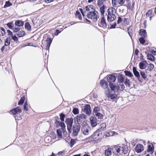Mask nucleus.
Here are the masks:
<instances>
[{"label":"nucleus","instance_id":"60","mask_svg":"<svg viewBox=\"0 0 156 156\" xmlns=\"http://www.w3.org/2000/svg\"><path fill=\"white\" fill-rule=\"evenodd\" d=\"M61 32V31L59 30H56L54 34L55 36H57Z\"/></svg>","mask_w":156,"mask_h":156},{"label":"nucleus","instance_id":"48","mask_svg":"<svg viewBox=\"0 0 156 156\" xmlns=\"http://www.w3.org/2000/svg\"><path fill=\"white\" fill-rule=\"evenodd\" d=\"M152 145L153 146V145L152 144ZM147 147V151L148 152L152 151L154 148L153 146H152V147H151L150 145H148Z\"/></svg>","mask_w":156,"mask_h":156},{"label":"nucleus","instance_id":"46","mask_svg":"<svg viewBox=\"0 0 156 156\" xmlns=\"http://www.w3.org/2000/svg\"><path fill=\"white\" fill-rule=\"evenodd\" d=\"M117 2L118 3V0H112V4L113 6H117Z\"/></svg>","mask_w":156,"mask_h":156},{"label":"nucleus","instance_id":"38","mask_svg":"<svg viewBox=\"0 0 156 156\" xmlns=\"http://www.w3.org/2000/svg\"><path fill=\"white\" fill-rule=\"evenodd\" d=\"M76 18L79 19V20L82 19V17L80 12L78 10H77L76 12Z\"/></svg>","mask_w":156,"mask_h":156},{"label":"nucleus","instance_id":"63","mask_svg":"<svg viewBox=\"0 0 156 156\" xmlns=\"http://www.w3.org/2000/svg\"><path fill=\"white\" fill-rule=\"evenodd\" d=\"M60 126L62 128H65V123L64 122H60Z\"/></svg>","mask_w":156,"mask_h":156},{"label":"nucleus","instance_id":"4","mask_svg":"<svg viewBox=\"0 0 156 156\" xmlns=\"http://www.w3.org/2000/svg\"><path fill=\"white\" fill-rule=\"evenodd\" d=\"M96 143H98L101 140L102 137V132L101 130H98L92 135Z\"/></svg>","mask_w":156,"mask_h":156},{"label":"nucleus","instance_id":"36","mask_svg":"<svg viewBox=\"0 0 156 156\" xmlns=\"http://www.w3.org/2000/svg\"><path fill=\"white\" fill-rule=\"evenodd\" d=\"M94 114V115L98 117V119H102L103 118V115L99 112L96 113Z\"/></svg>","mask_w":156,"mask_h":156},{"label":"nucleus","instance_id":"30","mask_svg":"<svg viewBox=\"0 0 156 156\" xmlns=\"http://www.w3.org/2000/svg\"><path fill=\"white\" fill-rule=\"evenodd\" d=\"M147 57L148 59L151 61H154L155 59V57L152 54H148L147 55Z\"/></svg>","mask_w":156,"mask_h":156},{"label":"nucleus","instance_id":"12","mask_svg":"<svg viewBox=\"0 0 156 156\" xmlns=\"http://www.w3.org/2000/svg\"><path fill=\"white\" fill-rule=\"evenodd\" d=\"M106 9V6L105 5H103L102 6H101L100 8V12H101V20H105V16H106V14L105 16V10Z\"/></svg>","mask_w":156,"mask_h":156},{"label":"nucleus","instance_id":"15","mask_svg":"<svg viewBox=\"0 0 156 156\" xmlns=\"http://www.w3.org/2000/svg\"><path fill=\"white\" fill-rule=\"evenodd\" d=\"M90 125L92 127H94L97 125V122L96 118L91 116L90 118Z\"/></svg>","mask_w":156,"mask_h":156},{"label":"nucleus","instance_id":"58","mask_svg":"<svg viewBox=\"0 0 156 156\" xmlns=\"http://www.w3.org/2000/svg\"><path fill=\"white\" fill-rule=\"evenodd\" d=\"M20 30V28H19L18 27H16L15 28L12 29V30L13 32H17L19 31Z\"/></svg>","mask_w":156,"mask_h":156},{"label":"nucleus","instance_id":"25","mask_svg":"<svg viewBox=\"0 0 156 156\" xmlns=\"http://www.w3.org/2000/svg\"><path fill=\"white\" fill-rule=\"evenodd\" d=\"M147 62L143 61L140 62L139 64V67L141 69H144L145 68V65L146 63Z\"/></svg>","mask_w":156,"mask_h":156},{"label":"nucleus","instance_id":"23","mask_svg":"<svg viewBox=\"0 0 156 156\" xmlns=\"http://www.w3.org/2000/svg\"><path fill=\"white\" fill-rule=\"evenodd\" d=\"M15 24L16 26L20 27L23 25L24 22L20 20H17L15 22Z\"/></svg>","mask_w":156,"mask_h":156},{"label":"nucleus","instance_id":"8","mask_svg":"<svg viewBox=\"0 0 156 156\" xmlns=\"http://www.w3.org/2000/svg\"><path fill=\"white\" fill-rule=\"evenodd\" d=\"M80 126L77 124L73 125V136H76L78 134L80 129Z\"/></svg>","mask_w":156,"mask_h":156},{"label":"nucleus","instance_id":"26","mask_svg":"<svg viewBox=\"0 0 156 156\" xmlns=\"http://www.w3.org/2000/svg\"><path fill=\"white\" fill-rule=\"evenodd\" d=\"M99 25L104 28H106L107 27V25L105 20H101V23L99 24Z\"/></svg>","mask_w":156,"mask_h":156},{"label":"nucleus","instance_id":"5","mask_svg":"<svg viewBox=\"0 0 156 156\" xmlns=\"http://www.w3.org/2000/svg\"><path fill=\"white\" fill-rule=\"evenodd\" d=\"M86 118V116L84 114H81L77 115L75 118V122L76 124H79L81 123L82 121Z\"/></svg>","mask_w":156,"mask_h":156},{"label":"nucleus","instance_id":"62","mask_svg":"<svg viewBox=\"0 0 156 156\" xmlns=\"http://www.w3.org/2000/svg\"><path fill=\"white\" fill-rule=\"evenodd\" d=\"M28 105H26V104H25V105H23V108H24V110H25L26 111H28Z\"/></svg>","mask_w":156,"mask_h":156},{"label":"nucleus","instance_id":"55","mask_svg":"<svg viewBox=\"0 0 156 156\" xmlns=\"http://www.w3.org/2000/svg\"><path fill=\"white\" fill-rule=\"evenodd\" d=\"M116 25V23L115 22H114L113 24H111L110 25V27H109V25L108 26V27L110 29H112L114 28H115V26Z\"/></svg>","mask_w":156,"mask_h":156},{"label":"nucleus","instance_id":"1","mask_svg":"<svg viewBox=\"0 0 156 156\" xmlns=\"http://www.w3.org/2000/svg\"><path fill=\"white\" fill-rule=\"evenodd\" d=\"M86 11L88 12L87 14V17L90 19L97 20L99 18V14L97 11H96L94 7L92 5H89L84 8Z\"/></svg>","mask_w":156,"mask_h":156},{"label":"nucleus","instance_id":"24","mask_svg":"<svg viewBox=\"0 0 156 156\" xmlns=\"http://www.w3.org/2000/svg\"><path fill=\"white\" fill-rule=\"evenodd\" d=\"M140 74L142 79H144L145 80H146L147 76L144 71H140Z\"/></svg>","mask_w":156,"mask_h":156},{"label":"nucleus","instance_id":"3","mask_svg":"<svg viewBox=\"0 0 156 156\" xmlns=\"http://www.w3.org/2000/svg\"><path fill=\"white\" fill-rule=\"evenodd\" d=\"M109 86L111 90L115 92H117L119 90L122 91L125 88L124 84L120 83L117 84L110 83Z\"/></svg>","mask_w":156,"mask_h":156},{"label":"nucleus","instance_id":"43","mask_svg":"<svg viewBox=\"0 0 156 156\" xmlns=\"http://www.w3.org/2000/svg\"><path fill=\"white\" fill-rule=\"evenodd\" d=\"M100 108L98 107H95L93 109V114L99 112Z\"/></svg>","mask_w":156,"mask_h":156},{"label":"nucleus","instance_id":"45","mask_svg":"<svg viewBox=\"0 0 156 156\" xmlns=\"http://www.w3.org/2000/svg\"><path fill=\"white\" fill-rule=\"evenodd\" d=\"M144 38H145L144 37H142L139 39V41L142 44H143L145 42V40L144 39Z\"/></svg>","mask_w":156,"mask_h":156},{"label":"nucleus","instance_id":"6","mask_svg":"<svg viewBox=\"0 0 156 156\" xmlns=\"http://www.w3.org/2000/svg\"><path fill=\"white\" fill-rule=\"evenodd\" d=\"M90 127L88 125H82L81 132L85 135H88L90 132Z\"/></svg>","mask_w":156,"mask_h":156},{"label":"nucleus","instance_id":"2","mask_svg":"<svg viewBox=\"0 0 156 156\" xmlns=\"http://www.w3.org/2000/svg\"><path fill=\"white\" fill-rule=\"evenodd\" d=\"M108 14L107 20H115L118 18V20H122L120 16L116 13L115 9L113 7L110 8L108 10Z\"/></svg>","mask_w":156,"mask_h":156},{"label":"nucleus","instance_id":"9","mask_svg":"<svg viewBox=\"0 0 156 156\" xmlns=\"http://www.w3.org/2000/svg\"><path fill=\"white\" fill-rule=\"evenodd\" d=\"M133 73L136 77L138 80L140 82H142L143 79L140 77V74L139 72L136 69V68L135 67H133Z\"/></svg>","mask_w":156,"mask_h":156},{"label":"nucleus","instance_id":"18","mask_svg":"<svg viewBox=\"0 0 156 156\" xmlns=\"http://www.w3.org/2000/svg\"><path fill=\"white\" fill-rule=\"evenodd\" d=\"M100 84L102 87L107 90V89L108 88V84L107 82L105 80H101L100 81Z\"/></svg>","mask_w":156,"mask_h":156},{"label":"nucleus","instance_id":"17","mask_svg":"<svg viewBox=\"0 0 156 156\" xmlns=\"http://www.w3.org/2000/svg\"><path fill=\"white\" fill-rule=\"evenodd\" d=\"M135 150L137 153H140L144 150V147L141 144H138L135 148Z\"/></svg>","mask_w":156,"mask_h":156},{"label":"nucleus","instance_id":"28","mask_svg":"<svg viewBox=\"0 0 156 156\" xmlns=\"http://www.w3.org/2000/svg\"><path fill=\"white\" fill-rule=\"evenodd\" d=\"M112 149L111 148H108L106 149L105 151V154L106 156H110L112 154Z\"/></svg>","mask_w":156,"mask_h":156},{"label":"nucleus","instance_id":"21","mask_svg":"<svg viewBox=\"0 0 156 156\" xmlns=\"http://www.w3.org/2000/svg\"><path fill=\"white\" fill-rule=\"evenodd\" d=\"M46 41L47 42V44L46 49L47 50H49L51 44L52 42V39L49 37L47 38Z\"/></svg>","mask_w":156,"mask_h":156},{"label":"nucleus","instance_id":"32","mask_svg":"<svg viewBox=\"0 0 156 156\" xmlns=\"http://www.w3.org/2000/svg\"><path fill=\"white\" fill-rule=\"evenodd\" d=\"M6 34L5 29L2 27H0V35L2 36H4Z\"/></svg>","mask_w":156,"mask_h":156},{"label":"nucleus","instance_id":"44","mask_svg":"<svg viewBox=\"0 0 156 156\" xmlns=\"http://www.w3.org/2000/svg\"><path fill=\"white\" fill-rule=\"evenodd\" d=\"M106 126V124L105 123H103L100 126V129L103 130L105 128Z\"/></svg>","mask_w":156,"mask_h":156},{"label":"nucleus","instance_id":"29","mask_svg":"<svg viewBox=\"0 0 156 156\" xmlns=\"http://www.w3.org/2000/svg\"><path fill=\"white\" fill-rule=\"evenodd\" d=\"M33 23L36 25V26H40L42 23L41 20H32Z\"/></svg>","mask_w":156,"mask_h":156},{"label":"nucleus","instance_id":"7","mask_svg":"<svg viewBox=\"0 0 156 156\" xmlns=\"http://www.w3.org/2000/svg\"><path fill=\"white\" fill-rule=\"evenodd\" d=\"M66 123L67 125V129L69 133L72 132V127L73 123V119L72 118L67 119L66 120Z\"/></svg>","mask_w":156,"mask_h":156},{"label":"nucleus","instance_id":"39","mask_svg":"<svg viewBox=\"0 0 156 156\" xmlns=\"http://www.w3.org/2000/svg\"><path fill=\"white\" fill-rule=\"evenodd\" d=\"M58 137L61 138L62 137V133L61 130L59 129H57L56 131Z\"/></svg>","mask_w":156,"mask_h":156},{"label":"nucleus","instance_id":"13","mask_svg":"<svg viewBox=\"0 0 156 156\" xmlns=\"http://www.w3.org/2000/svg\"><path fill=\"white\" fill-rule=\"evenodd\" d=\"M83 112L88 115H90L91 113L90 106L89 105L87 104L84 106L82 109Z\"/></svg>","mask_w":156,"mask_h":156},{"label":"nucleus","instance_id":"35","mask_svg":"<svg viewBox=\"0 0 156 156\" xmlns=\"http://www.w3.org/2000/svg\"><path fill=\"white\" fill-rule=\"evenodd\" d=\"M16 34L18 37H21L25 35V33L24 31H21L19 32L18 34Z\"/></svg>","mask_w":156,"mask_h":156},{"label":"nucleus","instance_id":"19","mask_svg":"<svg viewBox=\"0 0 156 156\" xmlns=\"http://www.w3.org/2000/svg\"><path fill=\"white\" fill-rule=\"evenodd\" d=\"M139 34L141 37H144L145 38L147 37L146 31L144 29H141L140 30Z\"/></svg>","mask_w":156,"mask_h":156},{"label":"nucleus","instance_id":"61","mask_svg":"<svg viewBox=\"0 0 156 156\" xmlns=\"http://www.w3.org/2000/svg\"><path fill=\"white\" fill-rule=\"evenodd\" d=\"M12 38L15 41H17L18 40V38L16 36H13Z\"/></svg>","mask_w":156,"mask_h":156},{"label":"nucleus","instance_id":"31","mask_svg":"<svg viewBox=\"0 0 156 156\" xmlns=\"http://www.w3.org/2000/svg\"><path fill=\"white\" fill-rule=\"evenodd\" d=\"M11 39L10 37L7 38L5 42V46H8L10 44Z\"/></svg>","mask_w":156,"mask_h":156},{"label":"nucleus","instance_id":"50","mask_svg":"<svg viewBox=\"0 0 156 156\" xmlns=\"http://www.w3.org/2000/svg\"><path fill=\"white\" fill-rule=\"evenodd\" d=\"M104 1L102 0H98V5L99 7L102 6L103 4L104 3Z\"/></svg>","mask_w":156,"mask_h":156},{"label":"nucleus","instance_id":"64","mask_svg":"<svg viewBox=\"0 0 156 156\" xmlns=\"http://www.w3.org/2000/svg\"><path fill=\"white\" fill-rule=\"evenodd\" d=\"M79 10L80 11V12H81V13H82L83 16L84 17V12H83V9L81 8H80Z\"/></svg>","mask_w":156,"mask_h":156},{"label":"nucleus","instance_id":"37","mask_svg":"<svg viewBox=\"0 0 156 156\" xmlns=\"http://www.w3.org/2000/svg\"><path fill=\"white\" fill-rule=\"evenodd\" d=\"M25 28L28 30H30L31 29V27L30 24L28 22H27L25 23Z\"/></svg>","mask_w":156,"mask_h":156},{"label":"nucleus","instance_id":"42","mask_svg":"<svg viewBox=\"0 0 156 156\" xmlns=\"http://www.w3.org/2000/svg\"><path fill=\"white\" fill-rule=\"evenodd\" d=\"M6 25L9 27V28L11 29H12L13 28L14 24L12 22L8 23L6 24Z\"/></svg>","mask_w":156,"mask_h":156},{"label":"nucleus","instance_id":"22","mask_svg":"<svg viewBox=\"0 0 156 156\" xmlns=\"http://www.w3.org/2000/svg\"><path fill=\"white\" fill-rule=\"evenodd\" d=\"M122 153H123L124 154H127L129 151L128 147L127 145H123L122 147Z\"/></svg>","mask_w":156,"mask_h":156},{"label":"nucleus","instance_id":"41","mask_svg":"<svg viewBox=\"0 0 156 156\" xmlns=\"http://www.w3.org/2000/svg\"><path fill=\"white\" fill-rule=\"evenodd\" d=\"M134 3L133 2L132 4V5L131 6V3L130 2H128L127 5V7L128 9H132L134 7Z\"/></svg>","mask_w":156,"mask_h":156},{"label":"nucleus","instance_id":"57","mask_svg":"<svg viewBox=\"0 0 156 156\" xmlns=\"http://www.w3.org/2000/svg\"><path fill=\"white\" fill-rule=\"evenodd\" d=\"M125 84L126 86L129 87V80L126 79L125 81Z\"/></svg>","mask_w":156,"mask_h":156},{"label":"nucleus","instance_id":"20","mask_svg":"<svg viewBox=\"0 0 156 156\" xmlns=\"http://www.w3.org/2000/svg\"><path fill=\"white\" fill-rule=\"evenodd\" d=\"M116 80L115 77L114 76L112 75L108 76L107 77V80L108 82L110 83H112V82H114Z\"/></svg>","mask_w":156,"mask_h":156},{"label":"nucleus","instance_id":"33","mask_svg":"<svg viewBox=\"0 0 156 156\" xmlns=\"http://www.w3.org/2000/svg\"><path fill=\"white\" fill-rule=\"evenodd\" d=\"M125 73L126 76L131 78L134 76L133 74L130 71L126 70L125 71Z\"/></svg>","mask_w":156,"mask_h":156},{"label":"nucleus","instance_id":"34","mask_svg":"<svg viewBox=\"0 0 156 156\" xmlns=\"http://www.w3.org/2000/svg\"><path fill=\"white\" fill-rule=\"evenodd\" d=\"M12 5V3H11L9 1H8L5 2V4L4 6L3 7L4 8H6V7L11 6Z\"/></svg>","mask_w":156,"mask_h":156},{"label":"nucleus","instance_id":"10","mask_svg":"<svg viewBox=\"0 0 156 156\" xmlns=\"http://www.w3.org/2000/svg\"><path fill=\"white\" fill-rule=\"evenodd\" d=\"M107 90H105V94L108 98H110L112 100H115L117 98V95L116 94H110L109 89H107Z\"/></svg>","mask_w":156,"mask_h":156},{"label":"nucleus","instance_id":"14","mask_svg":"<svg viewBox=\"0 0 156 156\" xmlns=\"http://www.w3.org/2000/svg\"><path fill=\"white\" fill-rule=\"evenodd\" d=\"M83 141L84 142V143H91V144H94V143H96L95 141L94 140V139L92 136V135L88 137L86 139L83 140Z\"/></svg>","mask_w":156,"mask_h":156},{"label":"nucleus","instance_id":"11","mask_svg":"<svg viewBox=\"0 0 156 156\" xmlns=\"http://www.w3.org/2000/svg\"><path fill=\"white\" fill-rule=\"evenodd\" d=\"M153 8H151L149 9L146 13V17L147 19L151 20L155 16V15L153 12L152 9Z\"/></svg>","mask_w":156,"mask_h":156},{"label":"nucleus","instance_id":"51","mask_svg":"<svg viewBox=\"0 0 156 156\" xmlns=\"http://www.w3.org/2000/svg\"><path fill=\"white\" fill-rule=\"evenodd\" d=\"M122 148V147L119 146H115L114 147V149L116 151V152L119 153H120V149Z\"/></svg>","mask_w":156,"mask_h":156},{"label":"nucleus","instance_id":"16","mask_svg":"<svg viewBox=\"0 0 156 156\" xmlns=\"http://www.w3.org/2000/svg\"><path fill=\"white\" fill-rule=\"evenodd\" d=\"M21 112L22 110L18 106H17L16 108L13 109L10 111V112L14 115H16V114H19Z\"/></svg>","mask_w":156,"mask_h":156},{"label":"nucleus","instance_id":"40","mask_svg":"<svg viewBox=\"0 0 156 156\" xmlns=\"http://www.w3.org/2000/svg\"><path fill=\"white\" fill-rule=\"evenodd\" d=\"M130 0H126V1L128 2ZM126 0H118V4L121 6L124 5L125 3Z\"/></svg>","mask_w":156,"mask_h":156},{"label":"nucleus","instance_id":"49","mask_svg":"<svg viewBox=\"0 0 156 156\" xmlns=\"http://www.w3.org/2000/svg\"><path fill=\"white\" fill-rule=\"evenodd\" d=\"M73 112L75 115L79 113V111L78 108H74L73 110Z\"/></svg>","mask_w":156,"mask_h":156},{"label":"nucleus","instance_id":"47","mask_svg":"<svg viewBox=\"0 0 156 156\" xmlns=\"http://www.w3.org/2000/svg\"><path fill=\"white\" fill-rule=\"evenodd\" d=\"M25 98L24 97H22L20 101H19L18 104L19 105H22L24 102Z\"/></svg>","mask_w":156,"mask_h":156},{"label":"nucleus","instance_id":"56","mask_svg":"<svg viewBox=\"0 0 156 156\" xmlns=\"http://www.w3.org/2000/svg\"><path fill=\"white\" fill-rule=\"evenodd\" d=\"M151 53L154 55H156V49L152 50L151 49L150 51Z\"/></svg>","mask_w":156,"mask_h":156},{"label":"nucleus","instance_id":"53","mask_svg":"<svg viewBox=\"0 0 156 156\" xmlns=\"http://www.w3.org/2000/svg\"><path fill=\"white\" fill-rule=\"evenodd\" d=\"M65 117V115L63 114V113H62L60 114V119L62 122H63L64 121V118Z\"/></svg>","mask_w":156,"mask_h":156},{"label":"nucleus","instance_id":"52","mask_svg":"<svg viewBox=\"0 0 156 156\" xmlns=\"http://www.w3.org/2000/svg\"><path fill=\"white\" fill-rule=\"evenodd\" d=\"M154 66L152 64H150L148 67V69L149 71L152 70L154 68Z\"/></svg>","mask_w":156,"mask_h":156},{"label":"nucleus","instance_id":"59","mask_svg":"<svg viewBox=\"0 0 156 156\" xmlns=\"http://www.w3.org/2000/svg\"><path fill=\"white\" fill-rule=\"evenodd\" d=\"M7 32L8 33V35L12 37L13 36L12 32L10 30H8L7 31Z\"/></svg>","mask_w":156,"mask_h":156},{"label":"nucleus","instance_id":"27","mask_svg":"<svg viewBox=\"0 0 156 156\" xmlns=\"http://www.w3.org/2000/svg\"><path fill=\"white\" fill-rule=\"evenodd\" d=\"M118 80L119 83H123L124 80V78L123 75L122 74L119 75L118 77Z\"/></svg>","mask_w":156,"mask_h":156},{"label":"nucleus","instance_id":"54","mask_svg":"<svg viewBox=\"0 0 156 156\" xmlns=\"http://www.w3.org/2000/svg\"><path fill=\"white\" fill-rule=\"evenodd\" d=\"M76 140L71 139L70 140V145L72 147L76 142Z\"/></svg>","mask_w":156,"mask_h":156}]
</instances>
